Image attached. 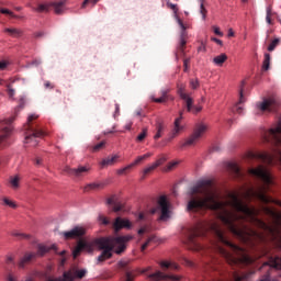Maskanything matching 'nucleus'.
Wrapping results in <instances>:
<instances>
[{
	"label": "nucleus",
	"mask_w": 281,
	"mask_h": 281,
	"mask_svg": "<svg viewBox=\"0 0 281 281\" xmlns=\"http://www.w3.org/2000/svg\"><path fill=\"white\" fill-rule=\"evenodd\" d=\"M248 175L257 177L262 181V186L248 188L241 194L228 192L226 201L221 200L212 180H201L193 188H190V200L188 201V212L199 213L204 210L217 212V218L224 223L226 229L235 235L239 241L246 245L281 244V212L270 206H248L243 200L248 202L259 201L262 204H276L281 207V201L267 195L272 179L270 172L265 167L248 169Z\"/></svg>",
	"instance_id": "nucleus-1"
},
{
	"label": "nucleus",
	"mask_w": 281,
	"mask_h": 281,
	"mask_svg": "<svg viewBox=\"0 0 281 281\" xmlns=\"http://www.w3.org/2000/svg\"><path fill=\"white\" fill-rule=\"evenodd\" d=\"M133 240V236L124 235L119 237H100L94 239V243L88 241H78V246L72 250V257L77 258L80 256V251L86 250L89 254L93 251V246L97 249L102 250L99 257H97V262H104V260H109L113 257V254L122 255L126 249V243Z\"/></svg>",
	"instance_id": "nucleus-2"
},
{
	"label": "nucleus",
	"mask_w": 281,
	"mask_h": 281,
	"mask_svg": "<svg viewBox=\"0 0 281 281\" xmlns=\"http://www.w3.org/2000/svg\"><path fill=\"white\" fill-rule=\"evenodd\" d=\"M138 222H144V224H140V228L138 229L139 239H145L144 244L140 245V252H144L146 248L157 244V236L155 234H149L151 232V218L149 217V214L139 213ZM139 239L138 241H140Z\"/></svg>",
	"instance_id": "nucleus-3"
},
{
	"label": "nucleus",
	"mask_w": 281,
	"mask_h": 281,
	"mask_svg": "<svg viewBox=\"0 0 281 281\" xmlns=\"http://www.w3.org/2000/svg\"><path fill=\"white\" fill-rule=\"evenodd\" d=\"M170 207L171 203H168L166 195H160V198H157V205L149 210V215L160 214V216L157 217V222H167L168 218H171Z\"/></svg>",
	"instance_id": "nucleus-4"
},
{
	"label": "nucleus",
	"mask_w": 281,
	"mask_h": 281,
	"mask_svg": "<svg viewBox=\"0 0 281 281\" xmlns=\"http://www.w3.org/2000/svg\"><path fill=\"white\" fill-rule=\"evenodd\" d=\"M249 159L259 160L268 166L281 165V149L273 150V154L269 153H249Z\"/></svg>",
	"instance_id": "nucleus-5"
},
{
	"label": "nucleus",
	"mask_w": 281,
	"mask_h": 281,
	"mask_svg": "<svg viewBox=\"0 0 281 281\" xmlns=\"http://www.w3.org/2000/svg\"><path fill=\"white\" fill-rule=\"evenodd\" d=\"M57 250V247L55 245L50 246H44L40 245L36 248V252H25L24 256L20 259L19 267L20 269H25V266L31 263V260L35 259L37 256L43 257L45 254H48L49 251Z\"/></svg>",
	"instance_id": "nucleus-6"
},
{
	"label": "nucleus",
	"mask_w": 281,
	"mask_h": 281,
	"mask_svg": "<svg viewBox=\"0 0 281 281\" xmlns=\"http://www.w3.org/2000/svg\"><path fill=\"white\" fill-rule=\"evenodd\" d=\"M177 94L179 95V99L184 102V111L193 114H199L201 112V106L193 105V98H190V94L184 92V85L179 83V86H177Z\"/></svg>",
	"instance_id": "nucleus-7"
},
{
	"label": "nucleus",
	"mask_w": 281,
	"mask_h": 281,
	"mask_svg": "<svg viewBox=\"0 0 281 281\" xmlns=\"http://www.w3.org/2000/svg\"><path fill=\"white\" fill-rule=\"evenodd\" d=\"M36 119H38V115L31 114L29 116V125H26V130H29V135L25 136V144H31V146H36L38 144V140L36 139L44 136V132L31 125V122Z\"/></svg>",
	"instance_id": "nucleus-8"
},
{
	"label": "nucleus",
	"mask_w": 281,
	"mask_h": 281,
	"mask_svg": "<svg viewBox=\"0 0 281 281\" xmlns=\"http://www.w3.org/2000/svg\"><path fill=\"white\" fill-rule=\"evenodd\" d=\"M206 133V125L204 124H198L195 125V128L193 130V134L188 137V139H184L179 147H191L195 145V143H199V139H201L202 136Z\"/></svg>",
	"instance_id": "nucleus-9"
},
{
	"label": "nucleus",
	"mask_w": 281,
	"mask_h": 281,
	"mask_svg": "<svg viewBox=\"0 0 281 281\" xmlns=\"http://www.w3.org/2000/svg\"><path fill=\"white\" fill-rule=\"evenodd\" d=\"M177 24L179 25V29L182 30L181 33H179V44L177 45V60H179L180 57H184V45L188 44L186 40H188V32H184V30H188V26L182 23V20L179 19V16H176Z\"/></svg>",
	"instance_id": "nucleus-10"
},
{
	"label": "nucleus",
	"mask_w": 281,
	"mask_h": 281,
	"mask_svg": "<svg viewBox=\"0 0 281 281\" xmlns=\"http://www.w3.org/2000/svg\"><path fill=\"white\" fill-rule=\"evenodd\" d=\"M265 142L273 144L274 146H281V119L272 128L265 132Z\"/></svg>",
	"instance_id": "nucleus-11"
},
{
	"label": "nucleus",
	"mask_w": 281,
	"mask_h": 281,
	"mask_svg": "<svg viewBox=\"0 0 281 281\" xmlns=\"http://www.w3.org/2000/svg\"><path fill=\"white\" fill-rule=\"evenodd\" d=\"M86 269H81V270H76L75 272H71V270L69 271H64L61 277H58L56 279L46 278V281H75V279H82L86 277Z\"/></svg>",
	"instance_id": "nucleus-12"
},
{
	"label": "nucleus",
	"mask_w": 281,
	"mask_h": 281,
	"mask_svg": "<svg viewBox=\"0 0 281 281\" xmlns=\"http://www.w3.org/2000/svg\"><path fill=\"white\" fill-rule=\"evenodd\" d=\"M149 281H183L182 276H173V274H164L160 271L149 274Z\"/></svg>",
	"instance_id": "nucleus-13"
},
{
	"label": "nucleus",
	"mask_w": 281,
	"mask_h": 281,
	"mask_svg": "<svg viewBox=\"0 0 281 281\" xmlns=\"http://www.w3.org/2000/svg\"><path fill=\"white\" fill-rule=\"evenodd\" d=\"M88 171H90V168L86 166H78L77 168L64 167V173L75 178H82L88 173Z\"/></svg>",
	"instance_id": "nucleus-14"
},
{
	"label": "nucleus",
	"mask_w": 281,
	"mask_h": 281,
	"mask_svg": "<svg viewBox=\"0 0 281 281\" xmlns=\"http://www.w3.org/2000/svg\"><path fill=\"white\" fill-rule=\"evenodd\" d=\"M276 110V100L265 99V101L257 103V115L259 113L272 112Z\"/></svg>",
	"instance_id": "nucleus-15"
},
{
	"label": "nucleus",
	"mask_w": 281,
	"mask_h": 281,
	"mask_svg": "<svg viewBox=\"0 0 281 281\" xmlns=\"http://www.w3.org/2000/svg\"><path fill=\"white\" fill-rule=\"evenodd\" d=\"M61 235L64 236V239H67V240L80 238L86 235V228H83L82 226H75L69 232L61 233Z\"/></svg>",
	"instance_id": "nucleus-16"
},
{
	"label": "nucleus",
	"mask_w": 281,
	"mask_h": 281,
	"mask_svg": "<svg viewBox=\"0 0 281 281\" xmlns=\"http://www.w3.org/2000/svg\"><path fill=\"white\" fill-rule=\"evenodd\" d=\"M133 227V223H130L128 220L122 218V217H116L113 220L112 228L113 233H119L122 229H130Z\"/></svg>",
	"instance_id": "nucleus-17"
},
{
	"label": "nucleus",
	"mask_w": 281,
	"mask_h": 281,
	"mask_svg": "<svg viewBox=\"0 0 281 281\" xmlns=\"http://www.w3.org/2000/svg\"><path fill=\"white\" fill-rule=\"evenodd\" d=\"M14 122V116H11L7 120L0 121V143H3L5 137L9 136V133L11 132V123Z\"/></svg>",
	"instance_id": "nucleus-18"
},
{
	"label": "nucleus",
	"mask_w": 281,
	"mask_h": 281,
	"mask_svg": "<svg viewBox=\"0 0 281 281\" xmlns=\"http://www.w3.org/2000/svg\"><path fill=\"white\" fill-rule=\"evenodd\" d=\"M182 111H179V117H177L176 120H173V131H172V136L177 137V135H179V133L182 132V130L184 128V126L182 125Z\"/></svg>",
	"instance_id": "nucleus-19"
},
{
	"label": "nucleus",
	"mask_w": 281,
	"mask_h": 281,
	"mask_svg": "<svg viewBox=\"0 0 281 281\" xmlns=\"http://www.w3.org/2000/svg\"><path fill=\"white\" fill-rule=\"evenodd\" d=\"M67 0H61L58 2H50V7L53 8V12L56 13V15L64 14V7L66 5Z\"/></svg>",
	"instance_id": "nucleus-20"
},
{
	"label": "nucleus",
	"mask_w": 281,
	"mask_h": 281,
	"mask_svg": "<svg viewBox=\"0 0 281 281\" xmlns=\"http://www.w3.org/2000/svg\"><path fill=\"white\" fill-rule=\"evenodd\" d=\"M108 205L113 206V213H119L124 210V205L114 200V196L108 198Z\"/></svg>",
	"instance_id": "nucleus-21"
},
{
	"label": "nucleus",
	"mask_w": 281,
	"mask_h": 281,
	"mask_svg": "<svg viewBox=\"0 0 281 281\" xmlns=\"http://www.w3.org/2000/svg\"><path fill=\"white\" fill-rule=\"evenodd\" d=\"M117 161H119V155H113L111 157L102 159V161L100 162V166L102 168H106V167H111V166L115 165V162H117Z\"/></svg>",
	"instance_id": "nucleus-22"
},
{
	"label": "nucleus",
	"mask_w": 281,
	"mask_h": 281,
	"mask_svg": "<svg viewBox=\"0 0 281 281\" xmlns=\"http://www.w3.org/2000/svg\"><path fill=\"white\" fill-rule=\"evenodd\" d=\"M168 101V89L160 90V98L151 97V102L164 104Z\"/></svg>",
	"instance_id": "nucleus-23"
},
{
	"label": "nucleus",
	"mask_w": 281,
	"mask_h": 281,
	"mask_svg": "<svg viewBox=\"0 0 281 281\" xmlns=\"http://www.w3.org/2000/svg\"><path fill=\"white\" fill-rule=\"evenodd\" d=\"M160 268L162 270L170 269L172 271H177L179 270V265H177V262L173 261H160Z\"/></svg>",
	"instance_id": "nucleus-24"
},
{
	"label": "nucleus",
	"mask_w": 281,
	"mask_h": 281,
	"mask_svg": "<svg viewBox=\"0 0 281 281\" xmlns=\"http://www.w3.org/2000/svg\"><path fill=\"white\" fill-rule=\"evenodd\" d=\"M228 171H232L235 175V178L243 179V171H239L237 164L228 162Z\"/></svg>",
	"instance_id": "nucleus-25"
},
{
	"label": "nucleus",
	"mask_w": 281,
	"mask_h": 281,
	"mask_svg": "<svg viewBox=\"0 0 281 281\" xmlns=\"http://www.w3.org/2000/svg\"><path fill=\"white\" fill-rule=\"evenodd\" d=\"M4 33L9 34V36L13 38H20L22 36V30L20 29H4Z\"/></svg>",
	"instance_id": "nucleus-26"
},
{
	"label": "nucleus",
	"mask_w": 281,
	"mask_h": 281,
	"mask_svg": "<svg viewBox=\"0 0 281 281\" xmlns=\"http://www.w3.org/2000/svg\"><path fill=\"white\" fill-rule=\"evenodd\" d=\"M226 59H227L226 54H221L213 58V64H215V66L217 67H221L223 66V63H226Z\"/></svg>",
	"instance_id": "nucleus-27"
},
{
	"label": "nucleus",
	"mask_w": 281,
	"mask_h": 281,
	"mask_svg": "<svg viewBox=\"0 0 281 281\" xmlns=\"http://www.w3.org/2000/svg\"><path fill=\"white\" fill-rule=\"evenodd\" d=\"M149 157H151V153H146L144 154V156H138V158H135V160L133 161V164H130L128 166H137L138 164L145 161L146 159H149Z\"/></svg>",
	"instance_id": "nucleus-28"
},
{
	"label": "nucleus",
	"mask_w": 281,
	"mask_h": 281,
	"mask_svg": "<svg viewBox=\"0 0 281 281\" xmlns=\"http://www.w3.org/2000/svg\"><path fill=\"white\" fill-rule=\"evenodd\" d=\"M270 268L281 270V257H276L270 260Z\"/></svg>",
	"instance_id": "nucleus-29"
},
{
	"label": "nucleus",
	"mask_w": 281,
	"mask_h": 281,
	"mask_svg": "<svg viewBox=\"0 0 281 281\" xmlns=\"http://www.w3.org/2000/svg\"><path fill=\"white\" fill-rule=\"evenodd\" d=\"M9 183L11 184V189H18L20 188V177H11L9 180Z\"/></svg>",
	"instance_id": "nucleus-30"
},
{
	"label": "nucleus",
	"mask_w": 281,
	"mask_h": 281,
	"mask_svg": "<svg viewBox=\"0 0 281 281\" xmlns=\"http://www.w3.org/2000/svg\"><path fill=\"white\" fill-rule=\"evenodd\" d=\"M270 69V54H265V60L262 61V70L267 71Z\"/></svg>",
	"instance_id": "nucleus-31"
},
{
	"label": "nucleus",
	"mask_w": 281,
	"mask_h": 281,
	"mask_svg": "<svg viewBox=\"0 0 281 281\" xmlns=\"http://www.w3.org/2000/svg\"><path fill=\"white\" fill-rule=\"evenodd\" d=\"M11 236L20 238V240H26L31 238V235L23 234V233H16V232H11Z\"/></svg>",
	"instance_id": "nucleus-32"
},
{
	"label": "nucleus",
	"mask_w": 281,
	"mask_h": 281,
	"mask_svg": "<svg viewBox=\"0 0 281 281\" xmlns=\"http://www.w3.org/2000/svg\"><path fill=\"white\" fill-rule=\"evenodd\" d=\"M100 189H102V183L94 182L86 186V192L91 190H100Z\"/></svg>",
	"instance_id": "nucleus-33"
},
{
	"label": "nucleus",
	"mask_w": 281,
	"mask_h": 281,
	"mask_svg": "<svg viewBox=\"0 0 281 281\" xmlns=\"http://www.w3.org/2000/svg\"><path fill=\"white\" fill-rule=\"evenodd\" d=\"M158 167L160 166H151L149 165V167L144 168V177L149 176L151 172H154Z\"/></svg>",
	"instance_id": "nucleus-34"
},
{
	"label": "nucleus",
	"mask_w": 281,
	"mask_h": 281,
	"mask_svg": "<svg viewBox=\"0 0 281 281\" xmlns=\"http://www.w3.org/2000/svg\"><path fill=\"white\" fill-rule=\"evenodd\" d=\"M49 8H52L49 5V3L48 4H40L36 7V9H34V11L40 12V13L47 12Z\"/></svg>",
	"instance_id": "nucleus-35"
},
{
	"label": "nucleus",
	"mask_w": 281,
	"mask_h": 281,
	"mask_svg": "<svg viewBox=\"0 0 281 281\" xmlns=\"http://www.w3.org/2000/svg\"><path fill=\"white\" fill-rule=\"evenodd\" d=\"M162 123H157V133L155 134V140L160 139V137L162 136Z\"/></svg>",
	"instance_id": "nucleus-36"
},
{
	"label": "nucleus",
	"mask_w": 281,
	"mask_h": 281,
	"mask_svg": "<svg viewBox=\"0 0 281 281\" xmlns=\"http://www.w3.org/2000/svg\"><path fill=\"white\" fill-rule=\"evenodd\" d=\"M199 2L201 3L202 0H199ZM199 13L201 14V20L206 19V9H204V3L203 2L200 4Z\"/></svg>",
	"instance_id": "nucleus-37"
},
{
	"label": "nucleus",
	"mask_w": 281,
	"mask_h": 281,
	"mask_svg": "<svg viewBox=\"0 0 281 281\" xmlns=\"http://www.w3.org/2000/svg\"><path fill=\"white\" fill-rule=\"evenodd\" d=\"M3 205H7L11 209H16L14 201L9 200V198H3Z\"/></svg>",
	"instance_id": "nucleus-38"
},
{
	"label": "nucleus",
	"mask_w": 281,
	"mask_h": 281,
	"mask_svg": "<svg viewBox=\"0 0 281 281\" xmlns=\"http://www.w3.org/2000/svg\"><path fill=\"white\" fill-rule=\"evenodd\" d=\"M0 14H7V15L13 18V19H20V16L15 15L11 11H9V9H1L0 8Z\"/></svg>",
	"instance_id": "nucleus-39"
},
{
	"label": "nucleus",
	"mask_w": 281,
	"mask_h": 281,
	"mask_svg": "<svg viewBox=\"0 0 281 281\" xmlns=\"http://www.w3.org/2000/svg\"><path fill=\"white\" fill-rule=\"evenodd\" d=\"M146 139V128L140 131V134H138V137L135 138V142L142 143Z\"/></svg>",
	"instance_id": "nucleus-40"
},
{
	"label": "nucleus",
	"mask_w": 281,
	"mask_h": 281,
	"mask_svg": "<svg viewBox=\"0 0 281 281\" xmlns=\"http://www.w3.org/2000/svg\"><path fill=\"white\" fill-rule=\"evenodd\" d=\"M97 221H100V223L105 226L111 225V221H109L108 217H104L103 215L97 217Z\"/></svg>",
	"instance_id": "nucleus-41"
},
{
	"label": "nucleus",
	"mask_w": 281,
	"mask_h": 281,
	"mask_svg": "<svg viewBox=\"0 0 281 281\" xmlns=\"http://www.w3.org/2000/svg\"><path fill=\"white\" fill-rule=\"evenodd\" d=\"M133 167H135V166H133V165H127V167H124V168H122V169L116 170V175L122 176V175H124L126 171H128L130 169H133Z\"/></svg>",
	"instance_id": "nucleus-42"
},
{
	"label": "nucleus",
	"mask_w": 281,
	"mask_h": 281,
	"mask_svg": "<svg viewBox=\"0 0 281 281\" xmlns=\"http://www.w3.org/2000/svg\"><path fill=\"white\" fill-rule=\"evenodd\" d=\"M165 162H166V156H162V157H160L159 159H157L154 164H151L149 166L160 167Z\"/></svg>",
	"instance_id": "nucleus-43"
},
{
	"label": "nucleus",
	"mask_w": 281,
	"mask_h": 281,
	"mask_svg": "<svg viewBox=\"0 0 281 281\" xmlns=\"http://www.w3.org/2000/svg\"><path fill=\"white\" fill-rule=\"evenodd\" d=\"M166 7L171 11H173V14H177V12L179 11V9L177 8V4H173L171 2H166Z\"/></svg>",
	"instance_id": "nucleus-44"
},
{
	"label": "nucleus",
	"mask_w": 281,
	"mask_h": 281,
	"mask_svg": "<svg viewBox=\"0 0 281 281\" xmlns=\"http://www.w3.org/2000/svg\"><path fill=\"white\" fill-rule=\"evenodd\" d=\"M102 148H104V142H100L99 144L94 145V147H92V151L98 153L100 150H102Z\"/></svg>",
	"instance_id": "nucleus-45"
},
{
	"label": "nucleus",
	"mask_w": 281,
	"mask_h": 281,
	"mask_svg": "<svg viewBox=\"0 0 281 281\" xmlns=\"http://www.w3.org/2000/svg\"><path fill=\"white\" fill-rule=\"evenodd\" d=\"M190 89H199V79H190Z\"/></svg>",
	"instance_id": "nucleus-46"
},
{
	"label": "nucleus",
	"mask_w": 281,
	"mask_h": 281,
	"mask_svg": "<svg viewBox=\"0 0 281 281\" xmlns=\"http://www.w3.org/2000/svg\"><path fill=\"white\" fill-rule=\"evenodd\" d=\"M182 265L184 266V267H189V268H193L194 267V263H193V261H190L188 258H182Z\"/></svg>",
	"instance_id": "nucleus-47"
},
{
	"label": "nucleus",
	"mask_w": 281,
	"mask_h": 281,
	"mask_svg": "<svg viewBox=\"0 0 281 281\" xmlns=\"http://www.w3.org/2000/svg\"><path fill=\"white\" fill-rule=\"evenodd\" d=\"M277 46H278V38L273 40V42H270V45L268 46V52L276 50Z\"/></svg>",
	"instance_id": "nucleus-48"
},
{
	"label": "nucleus",
	"mask_w": 281,
	"mask_h": 281,
	"mask_svg": "<svg viewBox=\"0 0 281 281\" xmlns=\"http://www.w3.org/2000/svg\"><path fill=\"white\" fill-rule=\"evenodd\" d=\"M7 93L9 98H14V89L11 88V83H7Z\"/></svg>",
	"instance_id": "nucleus-49"
},
{
	"label": "nucleus",
	"mask_w": 281,
	"mask_h": 281,
	"mask_svg": "<svg viewBox=\"0 0 281 281\" xmlns=\"http://www.w3.org/2000/svg\"><path fill=\"white\" fill-rule=\"evenodd\" d=\"M190 64V58H184L183 60H182V67L184 68L183 69V71L184 72H188V69H189V65Z\"/></svg>",
	"instance_id": "nucleus-50"
},
{
	"label": "nucleus",
	"mask_w": 281,
	"mask_h": 281,
	"mask_svg": "<svg viewBox=\"0 0 281 281\" xmlns=\"http://www.w3.org/2000/svg\"><path fill=\"white\" fill-rule=\"evenodd\" d=\"M178 164H179V162H177V161L168 162V165H167V167H166V170H167V171L173 170V168H177V165H178Z\"/></svg>",
	"instance_id": "nucleus-51"
},
{
	"label": "nucleus",
	"mask_w": 281,
	"mask_h": 281,
	"mask_svg": "<svg viewBox=\"0 0 281 281\" xmlns=\"http://www.w3.org/2000/svg\"><path fill=\"white\" fill-rule=\"evenodd\" d=\"M178 164H179V162H177V161L168 162V165H167V167H166V170H167V171L173 170V168H177V165H178Z\"/></svg>",
	"instance_id": "nucleus-52"
},
{
	"label": "nucleus",
	"mask_w": 281,
	"mask_h": 281,
	"mask_svg": "<svg viewBox=\"0 0 281 281\" xmlns=\"http://www.w3.org/2000/svg\"><path fill=\"white\" fill-rule=\"evenodd\" d=\"M91 2L92 4H97V2H100V0H83V4H80V8L86 9V5Z\"/></svg>",
	"instance_id": "nucleus-53"
},
{
	"label": "nucleus",
	"mask_w": 281,
	"mask_h": 281,
	"mask_svg": "<svg viewBox=\"0 0 281 281\" xmlns=\"http://www.w3.org/2000/svg\"><path fill=\"white\" fill-rule=\"evenodd\" d=\"M213 32H214L215 35H217V36H223V33L221 32V29H218L217 26H213Z\"/></svg>",
	"instance_id": "nucleus-54"
},
{
	"label": "nucleus",
	"mask_w": 281,
	"mask_h": 281,
	"mask_svg": "<svg viewBox=\"0 0 281 281\" xmlns=\"http://www.w3.org/2000/svg\"><path fill=\"white\" fill-rule=\"evenodd\" d=\"M134 277L132 272L125 273V280L124 281H133Z\"/></svg>",
	"instance_id": "nucleus-55"
},
{
	"label": "nucleus",
	"mask_w": 281,
	"mask_h": 281,
	"mask_svg": "<svg viewBox=\"0 0 281 281\" xmlns=\"http://www.w3.org/2000/svg\"><path fill=\"white\" fill-rule=\"evenodd\" d=\"M271 12L270 9H268V16L265 18V21L268 22L269 25L272 24V20L270 19Z\"/></svg>",
	"instance_id": "nucleus-56"
},
{
	"label": "nucleus",
	"mask_w": 281,
	"mask_h": 281,
	"mask_svg": "<svg viewBox=\"0 0 281 281\" xmlns=\"http://www.w3.org/2000/svg\"><path fill=\"white\" fill-rule=\"evenodd\" d=\"M198 52H199V53H204V52H206V47L204 46V43H201V45H200L199 48H198Z\"/></svg>",
	"instance_id": "nucleus-57"
},
{
	"label": "nucleus",
	"mask_w": 281,
	"mask_h": 281,
	"mask_svg": "<svg viewBox=\"0 0 281 281\" xmlns=\"http://www.w3.org/2000/svg\"><path fill=\"white\" fill-rule=\"evenodd\" d=\"M8 66H9L8 63H5V61H0V70H4L5 67H8Z\"/></svg>",
	"instance_id": "nucleus-58"
},
{
	"label": "nucleus",
	"mask_w": 281,
	"mask_h": 281,
	"mask_svg": "<svg viewBox=\"0 0 281 281\" xmlns=\"http://www.w3.org/2000/svg\"><path fill=\"white\" fill-rule=\"evenodd\" d=\"M126 268V261H119V269Z\"/></svg>",
	"instance_id": "nucleus-59"
},
{
	"label": "nucleus",
	"mask_w": 281,
	"mask_h": 281,
	"mask_svg": "<svg viewBox=\"0 0 281 281\" xmlns=\"http://www.w3.org/2000/svg\"><path fill=\"white\" fill-rule=\"evenodd\" d=\"M42 36H44V33H43V32H36V33L34 34V37H36V38H41Z\"/></svg>",
	"instance_id": "nucleus-60"
},
{
	"label": "nucleus",
	"mask_w": 281,
	"mask_h": 281,
	"mask_svg": "<svg viewBox=\"0 0 281 281\" xmlns=\"http://www.w3.org/2000/svg\"><path fill=\"white\" fill-rule=\"evenodd\" d=\"M35 165L36 166H42V158H36L35 159Z\"/></svg>",
	"instance_id": "nucleus-61"
},
{
	"label": "nucleus",
	"mask_w": 281,
	"mask_h": 281,
	"mask_svg": "<svg viewBox=\"0 0 281 281\" xmlns=\"http://www.w3.org/2000/svg\"><path fill=\"white\" fill-rule=\"evenodd\" d=\"M227 36L228 37H234V31L232 29H228Z\"/></svg>",
	"instance_id": "nucleus-62"
},
{
	"label": "nucleus",
	"mask_w": 281,
	"mask_h": 281,
	"mask_svg": "<svg viewBox=\"0 0 281 281\" xmlns=\"http://www.w3.org/2000/svg\"><path fill=\"white\" fill-rule=\"evenodd\" d=\"M235 112H236L237 114H243V108L237 106L236 110H235Z\"/></svg>",
	"instance_id": "nucleus-63"
},
{
	"label": "nucleus",
	"mask_w": 281,
	"mask_h": 281,
	"mask_svg": "<svg viewBox=\"0 0 281 281\" xmlns=\"http://www.w3.org/2000/svg\"><path fill=\"white\" fill-rule=\"evenodd\" d=\"M213 42L217 45H223V42L221 40L213 38Z\"/></svg>",
	"instance_id": "nucleus-64"
}]
</instances>
